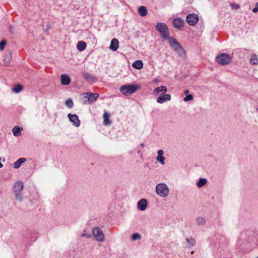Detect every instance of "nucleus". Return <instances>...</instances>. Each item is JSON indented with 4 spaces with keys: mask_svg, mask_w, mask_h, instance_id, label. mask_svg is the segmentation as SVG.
I'll return each instance as SVG.
<instances>
[{
    "mask_svg": "<svg viewBox=\"0 0 258 258\" xmlns=\"http://www.w3.org/2000/svg\"><path fill=\"white\" fill-rule=\"evenodd\" d=\"M156 29L160 34L161 37L164 40L169 38V32L167 25L164 23L158 22L156 26Z\"/></svg>",
    "mask_w": 258,
    "mask_h": 258,
    "instance_id": "1",
    "label": "nucleus"
},
{
    "mask_svg": "<svg viewBox=\"0 0 258 258\" xmlns=\"http://www.w3.org/2000/svg\"><path fill=\"white\" fill-rule=\"evenodd\" d=\"M23 188L24 184L21 181H17L13 185L15 198L19 202H21L23 199L22 190Z\"/></svg>",
    "mask_w": 258,
    "mask_h": 258,
    "instance_id": "2",
    "label": "nucleus"
},
{
    "mask_svg": "<svg viewBox=\"0 0 258 258\" xmlns=\"http://www.w3.org/2000/svg\"><path fill=\"white\" fill-rule=\"evenodd\" d=\"M156 191L159 196L165 198L168 195L169 188L166 184L160 183L156 185Z\"/></svg>",
    "mask_w": 258,
    "mask_h": 258,
    "instance_id": "3",
    "label": "nucleus"
},
{
    "mask_svg": "<svg viewBox=\"0 0 258 258\" xmlns=\"http://www.w3.org/2000/svg\"><path fill=\"white\" fill-rule=\"evenodd\" d=\"M138 88L137 85H125L120 88V91L123 95H128L135 92Z\"/></svg>",
    "mask_w": 258,
    "mask_h": 258,
    "instance_id": "4",
    "label": "nucleus"
},
{
    "mask_svg": "<svg viewBox=\"0 0 258 258\" xmlns=\"http://www.w3.org/2000/svg\"><path fill=\"white\" fill-rule=\"evenodd\" d=\"M216 60L218 63L222 66L229 64L231 61V57L229 54L222 53L216 57Z\"/></svg>",
    "mask_w": 258,
    "mask_h": 258,
    "instance_id": "5",
    "label": "nucleus"
},
{
    "mask_svg": "<svg viewBox=\"0 0 258 258\" xmlns=\"http://www.w3.org/2000/svg\"><path fill=\"white\" fill-rule=\"evenodd\" d=\"M92 234L95 239L99 242H103L104 240V235L101 229L98 227H94L92 230Z\"/></svg>",
    "mask_w": 258,
    "mask_h": 258,
    "instance_id": "6",
    "label": "nucleus"
},
{
    "mask_svg": "<svg viewBox=\"0 0 258 258\" xmlns=\"http://www.w3.org/2000/svg\"><path fill=\"white\" fill-rule=\"evenodd\" d=\"M199 18L197 14H189L186 16V22L190 26L195 25L199 21Z\"/></svg>",
    "mask_w": 258,
    "mask_h": 258,
    "instance_id": "7",
    "label": "nucleus"
},
{
    "mask_svg": "<svg viewBox=\"0 0 258 258\" xmlns=\"http://www.w3.org/2000/svg\"><path fill=\"white\" fill-rule=\"evenodd\" d=\"M68 117L69 120L73 123V124L76 127H79L80 125V121L79 119L78 116L75 114H72L69 113Z\"/></svg>",
    "mask_w": 258,
    "mask_h": 258,
    "instance_id": "8",
    "label": "nucleus"
},
{
    "mask_svg": "<svg viewBox=\"0 0 258 258\" xmlns=\"http://www.w3.org/2000/svg\"><path fill=\"white\" fill-rule=\"evenodd\" d=\"M84 97L88 98L89 102H94L99 97V94L96 93H86L84 94Z\"/></svg>",
    "mask_w": 258,
    "mask_h": 258,
    "instance_id": "9",
    "label": "nucleus"
},
{
    "mask_svg": "<svg viewBox=\"0 0 258 258\" xmlns=\"http://www.w3.org/2000/svg\"><path fill=\"white\" fill-rule=\"evenodd\" d=\"M171 100V95L167 94H161L159 96L157 100V102L159 103H163L166 101H170Z\"/></svg>",
    "mask_w": 258,
    "mask_h": 258,
    "instance_id": "10",
    "label": "nucleus"
},
{
    "mask_svg": "<svg viewBox=\"0 0 258 258\" xmlns=\"http://www.w3.org/2000/svg\"><path fill=\"white\" fill-rule=\"evenodd\" d=\"M148 206V202L147 200L142 199L140 200L137 204L138 208L141 211H144Z\"/></svg>",
    "mask_w": 258,
    "mask_h": 258,
    "instance_id": "11",
    "label": "nucleus"
},
{
    "mask_svg": "<svg viewBox=\"0 0 258 258\" xmlns=\"http://www.w3.org/2000/svg\"><path fill=\"white\" fill-rule=\"evenodd\" d=\"M185 22L184 20L181 18H176L173 21V24L176 28L179 29L183 26Z\"/></svg>",
    "mask_w": 258,
    "mask_h": 258,
    "instance_id": "12",
    "label": "nucleus"
},
{
    "mask_svg": "<svg viewBox=\"0 0 258 258\" xmlns=\"http://www.w3.org/2000/svg\"><path fill=\"white\" fill-rule=\"evenodd\" d=\"M118 41L116 38H113L111 41L109 49L112 51H116L118 47Z\"/></svg>",
    "mask_w": 258,
    "mask_h": 258,
    "instance_id": "13",
    "label": "nucleus"
},
{
    "mask_svg": "<svg viewBox=\"0 0 258 258\" xmlns=\"http://www.w3.org/2000/svg\"><path fill=\"white\" fill-rule=\"evenodd\" d=\"M61 83L63 85H68L71 82V79L69 76L65 74H62L60 77Z\"/></svg>",
    "mask_w": 258,
    "mask_h": 258,
    "instance_id": "14",
    "label": "nucleus"
},
{
    "mask_svg": "<svg viewBox=\"0 0 258 258\" xmlns=\"http://www.w3.org/2000/svg\"><path fill=\"white\" fill-rule=\"evenodd\" d=\"M174 50L180 56H182L185 54V51L180 44L173 47Z\"/></svg>",
    "mask_w": 258,
    "mask_h": 258,
    "instance_id": "15",
    "label": "nucleus"
},
{
    "mask_svg": "<svg viewBox=\"0 0 258 258\" xmlns=\"http://www.w3.org/2000/svg\"><path fill=\"white\" fill-rule=\"evenodd\" d=\"M22 130V128L20 127L18 125H16L13 127L12 130V132L14 136L19 137L21 135Z\"/></svg>",
    "mask_w": 258,
    "mask_h": 258,
    "instance_id": "16",
    "label": "nucleus"
},
{
    "mask_svg": "<svg viewBox=\"0 0 258 258\" xmlns=\"http://www.w3.org/2000/svg\"><path fill=\"white\" fill-rule=\"evenodd\" d=\"M26 161V158H20L18 160H17L13 164V168L15 169H17L21 166V165L24 163Z\"/></svg>",
    "mask_w": 258,
    "mask_h": 258,
    "instance_id": "17",
    "label": "nucleus"
},
{
    "mask_svg": "<svg viewBox=\"0 0 258 258\" xmlns=\"http://www.w3.org/2000/svg\"><path fill=\"white\" fill-rule=\"evenodd\" d=\"M169 40V43L170 44V46L173 48V47H175V46H177L179 44H180L173 37H169V38H167V40Z\"/></svg>",
    "mask_w": 258,
    "mask_h": 258,
    "instance_id": "18",
    "label": "nucleus"
},
{
    "mask_svg": "<svg viewBox=\"0 0 258 258\" xmlns=\"http://www.w3.org/2000/svg\"><path fill=\"white\" fill-rule=\"evenodd\" d=\"M87 46L86 43L83 41H80L78 42L77 45V48L80 51L84 50Z\"/></svg>",
    "mask_w": 258,
    "mask_h": 258,
    "instance_id": "19",
    "label": "nucleus"
},
{
    "mask_svg": "<svg viewBox=\"0 0 258 258\" xmlns=\"http://www.w3.org/2000/svg\"><path fill=\"white\" fill-rule=\"evenodd\" d=\"M251 64L256 65L258 64V55L256 53H252L249 60Z\"/></svg>",
    "mask_w": 258,
    "mask_h": 258,
    "instance_id": "20",
    "label": "nucleus"
},
{
    "mask_svg": "<svg viewBox=\"0 0 258 258\" xmlns=\"http://www.w3.org/2000/svg\"><path fill=\"white\" fill-rule=\"evenodd\" d=\"M132 66L135 69L140 70L143 67V62L141 60H137L133 62Z\"/></svg>",
    "mask_w": 258,
    "mask_h": 258,
    "instance_id": "21",
    "label": "nucleus"
},
{
    "mask_svg": "<svg viewBox=\"0 0 258 258\" xmlns=\"http://www.w3.org/2000/svg\"><path fill=\"white\" fill-rule=\"evenodd\" d=\"M139 14L142 17L146 16L148 14L147 8L145 6H140L138 9Z\"/></svg>",
    "mask_w": 258,
    "mask_h": 258,
    "instance_id": "22",
    "label": "nucleus"
},
{
    "mask_svg": "<svg viewBox=\"0 0 258 258\" xmlns=\"http://www.w3.org/2000/svg\"><path fill=\"white\" fill-rule=\"evenodd\" d=\"M103 123L105 125H108L111 123V121L109 119V115L107 112H105L103 115Z\"/></svg>",
    "mask_w": 258,
    "mask_h": 258,
    "instance_id": "23",
    "label": "nucleus"
},
{
    "mask_svg": "<svg viewBox=\"0 0 258 258\" xmlns=\"http://www.w3.org/2000/svg\"><path fill=\"white\" fill-rule=\"evenodd\" d=\"M160 92H166V87L164 86H162L161 87H157L154 90V94H158Z\"/></svg>",
    "mask_w": 258,
    "mask_h": 258,
    "instance_id": "24",
    "label": "nucleus"
},
{
    "mask_svg": "<svg viewBox=\"0 0 258 258\" xmlns=\"http://www.w3.org/2000/svg\"><path fill=\"white\" fill-rule=\"evenodd\" d=\"M207 182V180L206 178H200L197 183L198 187H201L205 185Z\"/></svg>",
    "mask_w": 258,
    "mask_h": 258,
    "instance_id": "25",
    "label": "nucleus"
},
{
    "mask_svg": "<svg viewBox=\"0 0 258 258\" xmlns=\"http://www.w3.org/2000/svg\"><path fill=\"white\" fill-rule=\"evenodd\" d=\"M186 243L187 244V246L191 247L195 245L196 244V240L194 238H186L185 239Z\"/></svg>",
    "mask_w": 258,
    "mask_h": 258,
    "instance_id": "26",
    "label": "nucleus"
},
{
    "mask_svg": "<svg viewBox=\"0 0 258 258\" xmlns=\"http://www.w3.org/2000/svg\"><path fill=\"white\" fill-rule=\"evenodd\" d=\"M196 222L198 225H204L206 224V221L204 218L199 217L196 219Z\"/></svg>",
    "mask_w": 258,
    "mask_h": 258,
    "instance_id": "27",
    "label": "nucleus"
},
{
    "mask_svg": "<svg viewBox=\"0 0 258 258\" xmlns=\"http://www.w3.org/2000/svg\"><path fill=\"white\" fill-rule=\"evenodd\" d=\"M23 89V87L21 85H17L13 88V91L16 93H18Z\"/></svg>",
    "mask_w": 258,
    "mask_h": 258,
    "instance_id": "28",
    "label": "nucleus"
},
{
    "mask_svg": "<svg viewBox=\"0 0 258 258\" xmlns=\"http://www.w3.org/2000/svg\"><path fill=\"white\" fill-rule=\"evenodd\" d=\"M11 58L12 55L11 53L7 55L4 59L5 64L6 66H8L10 62Z\"/></svg>",
    "mask_w": 258,
    "mask_h": 258,
    "instance_id": "29",
    "label": "nucleus"
},
{
    "mask_svg": "<svg viewBox=\"0 0 258 258\" xmlns=\"http://www.w3.org/2000/svg\"><path fill=\"white\" fill-rule=\"evenodd\" d=\"M65 104L69 108H72L74 105L73 100L71 98L68 99L65 102Z\"/></svg>",
    "mask_w": 258,
    "mask_h": 258,
    "instance_id": "30",
    "label": "nucleus"
},
{
    "mask_svg": "<svg viewBox=\"0 0 258 258\" xmlns=\"http://www.w3.org/2000/svg\"><path fill=\"white\" fill-rule=\"evenodd\" d=\"M165 158L163 156H157L156 157L157 161L159 162L161 165L165 164Z\"/></svg>",
    "mask_w": 258,
    "mask_h": 258,
    "instance_id": "31",
    "label": "nucleus"
},
{
    "mask_svg": "<svg viewBox=\"0 0 258 258\" xmlns=\"http://www.w3.org/2000/svg\"><path fill=\"white\" fill-rule=\"evenodd\" d=\"M141 238V235L138 233H134L132 237L133 240H140Z\"/></svg>",
    "mask_w": 258,
    "mask_h": 258,
    "instance_id": "32",
    "label": "nucleus"
},
{
    "mask_svg": "<svg viewBox=\"0 0 258 258\" xmlns=\"http://www.w3.org/2000/svg\"><path fill=\"white\" fill-rule=\"evenodd\" d=\"M91 234L86 230H84L83 231V233L81 235V237H87V238L91 237Z\"/></svg>",
    "mask_w": 258,
    "mask_h": 258,
    "instance_id": "33",
    "label": "nucleus"
},
{
    "mask_svg": "<svg viewBox=\"0 0 258 258\" xmlns=\"http://www.w3.org/2000/svg\"><path fill=\"white\" fill-rule=\"evenodd\" d=\"M6 44L7 41L5 39H3L0 42V50H3L4 49Z\"/></svg>",
    "mask_w": 258,
    "mask_h": 258,
    "instance_id": "34",
    "label": "nucleus"
},
{
    "mask_svg": "<svg viewBox=\"0 0 258 258\" xmlns=\"http://www.w3.org/2000/svg\"><path fill=\"white\" fill-rule=\"evenodd\" d=\"M193 99V96L191 94H187L183 100L185 102L191 100Z\"/></svg>",
    "mask_w": 258,
    "mask_h": 258,
    "instance_id": "35",
    "label": "nucleus"
},
{
    "mask_svg": "<svg viewBox=\"0 0 258 258\" xmlns=\"http://www.w3.org/2000/svg\"><path fill=\"white\" fill-rule=\"evenodd\" d=\"M83 77L86 80H91L93 78L92 76L88 74V73H84L83 74Z\"/></svg>",
    "mask_w": 258,
    "mask_h": 258,
    "instance_id": "36",
    "label": "nucleus"
},
{
    "mask_svg": "<svg viewBox=\"0 0 258 258\" xmlns=\"http://www.w3.org/2000/svg\"><path fill=\"white\" fill-rule=\"evenodd\" d=\"M231 7L234 9H236V10H237L238 9H239L240 8V6L237 4H232L231 5Z\"/></svg>",
    "mask_w": 258,
    "mask_h": 258,
    "instance_id": "37",
    "label": "nucleus"
},
{
    "mask_svg": "<svg viewBox=\"0 0 258 258\" xmlns=\"http://www.w3.org/2000/svg\"><path fill=\"white\" fill-rule=\"evenodd\" d=\"M255 6L256 7L252 9V12L254 13H257L258 11V2L255 4Z\"/></svg>",
    "mask_w": 258,
    "mask_h": 258,
    "instance_id": "38",
    "label": "nucleus"
},
{
    "mask_svg": "<svg viewBox=\"0 0 258 258\" xmlns=\"http://www.w3.org/2000/svg\"><path fill=\"white\" fill-rule=\"evenodd\" d=\"M157 153H158V156H160V155L163 156V155L164 154V151L162 150H159L158 151Z\"/></svg>",
    "mask_w": 258,
    "mask_h": 258,
    "instance_id": "39",
    "label": "nucleus"
},
{
    "mask_svg": "<svg viewBox=\"0 0 258 258\" xmlns=\"http://www.w3.org/2000/svg\"><path fill=\"white\" fill-rule=\"evenodd\" d=\"M252 233L251 231H247L244 233H242V235L245 234V235H249L250 233Z\"/></svg>",
    "mask_w": 258,
    "mask_h": 258,
    "instance_id": "40",
    "label": "nucleus"
},
{
    "mask_svg": "<svg viewBox=\"0 0 258 258\" xmlns=\"http://www.w3.org/2000/svg\"><path fill=\"white\" fill-rule=\"evenodd\" d=\"M13 28L12 27V26H10V31L11 32V33H13Z\"/></svg>",
    "mask_w": 258,
    "mask_h": 258,
    "instance_id": "41",
    "label": "nucleus"
},
{
    "mask_svg": "<svg viewBox=\"0 0 258 258\" xmlns=\"http://www.w3.org/2000/svg\"><path fill=\"white\" fill-rule=\"evenodd\" d=\"M0 160H2L3 162H4L5 161V158H3V159H2V157H0Z\"/></svg>",
    "mask_w": 258,
    "mask_h": 258,
    "instance_id": "42",
    "label": "nucleus"
},
{
    "mask_svg": "<svg viewBox=\"0 0 258 258\" xmlns=\"http://www.w3.org/2000/svg\"><path fill=\"white\" fill-rule=\"evenodd\" d=\"M188 92H189V91H188V90H185L184 91V93H185V94H187Z\"/></svg>",
    "mask_w": 258,
    "mask_h": 258,
    "instance_id": "43",
    "label": "nucleus"
},
{
    "mask_svg": "<svg viewBox=\"0 0 258 258\" xmlns=\"http://www.w3.org/2000/svg\"><path fill=\"white\" fill-rule=\"evenodd\" d=\"M140 146H141L142 147H143H143H144V143H141V144H140Z\"/></svg>",
    "mask_w": 258,
    "mask_h": 258,
    "instance_id": "44",
    "label": "nucleus"
},
{
    "mask_svg": "<svg viewBox=\"0 0 258 258\" xmlns=\"http://www.w3.org/2000/svg\"><path fill=\"white\" fill-rule=\"evenodd\" d=\"M3 166V164L0 162V168H2Z\"/></svg>",
    "mask_w": 258,
    "mask_h": 258,
    "instance_id": "45",
    "label": "nucleus"
},
{
    "mask_svg": "<svg viewBox=\"0 0 258 258\" xmlns=\"http://www.w3.org/2000/svg\"><path fill=\"white\" fill-rule=\"evenodd\" d=\"M256 110L258 111V107H256Z\"/></svg>",
    "mask_w": 258,
    "mask_h": 258,
    "instance_id": "46",
    "label": "nucleus"
},
{
    "mask_svg": "<svg viewBox=\"0 0 258 258\" xmlns=\"http://www.w3.org/2000/svg\"><path fill=\"white\" fill-rule=\"evenodd\" d=\"M256 110L258 111V107H256Z\"/></svg>",
    "mask_w": 258,
    "mask_h": 258,
    "instance_id": "47",
    "label": "nucleus"
},
{
    "mask_svg": "<svg viewBox=\"0 0 258 258\" xmlns=\"http://www.w3.org/2000/svg\"><path fill=\"white\" fill-rule=\"evenodd\" d=\"M257 258H258V257H257Z\"/></svg>",
    "mask_w": 258,
    "mask_h": 258,
    "instance_id": "48",
    "label": "nucleus"
}]
</instances>
